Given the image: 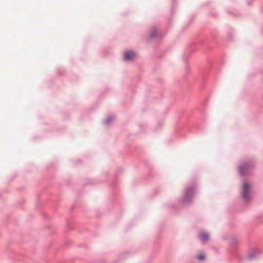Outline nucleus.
Listing matches in <instances>:
<instances>
[{
    "instance_id": "20e7f679",
    "label": "nucleus",
    "mask_w": 263,
    "mask_h": 263,
    "mask_svg": "<svg viewBox=\"0 0 263 263\" xmlns=\"http://www.w3.org/2000/svg\"><path fill=\"white\" fill-rule=\"evenodd\" d=\"M205 257L203 254H200L198 256V258L199 260H203L204 259Z\"/></svg>"
},
{
    "instance_id": "7ed1b4c3",
    "label": "nucleus",
    "mask_w": 263,
    "mask_h": 263,
    "mask_svg": "<svg viewBox=\"0 0 263 263\" xmlns=\"http://www.w3.org/2000/svg\"><path fill=\"white\" fill-rule=\"evenodd\" d=\"M210 236L208 234L205 232H202L200 234V240L203 242H205L209 239Z\"/></svg>"
},
{
    "instance_id": "f257e3e1",
    "label": "nucleus",
    "mask_w": 263,
    "mask_h": 263,
    "mask_svg": "<svg viewBox=\"0 0 263 263\" xmlns=\"http://www.w3.org/2000/svg\"><path fill=\"white\" fill-rule=\"evenodd\" d=\"M250 184L247 182L243 184L242 195L244 198H245L246 199H248L250 197L249 193V189L250 188Z\"/></svg>"
},
{
    "instance_id": "39448f33",
    "label": "nucleus",
    "mask_w": 263,
    "mask_h": 263,
    "mask_svg": "<svg viewBox=\"0 0 263 263\" xmlns=\"http://www.w3.org/2000/svg\"><path fill=\"white\" fill-rule=\"evenodd\" d=\"M187 195L186 194V196H185V198L187 199Z\"/></svg>"
},
{
    "instance_id": "f03ea898",
    "label": "nucleus",
    "mask_w": 263,
    "mask_h": 263,
    "mask_svg": "<svg viewBox=\"0 0 263 263\" xmlns=\"http://www.w3.org/2000/svg\"><path fill=\"white\" fill-rule=\"evenodd\" d=\"M136 57V53L132 51H126L124 52V59L126 60H131Z\"/></svg>"
}]
</instances>
